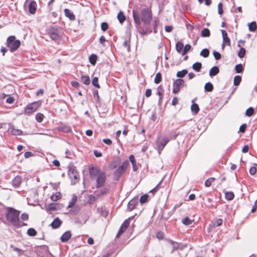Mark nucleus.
I'll return each mask as SVG.
<instances>
[{
	"label": "nucleus",
	"mask_w": 257,
	"mask_h": 257,
	"mask_svg": "<svg viewBox=\"0 0 257 257\" xmlns=\"http://www.w3.org/2000/svg\"><path fill=\"white\" fill-rule=\"evenodd\" d=\"M184 45L181 42H178L176 44V49L178 53H181L183 50Z\"/></svg>",
	"instance_id": "nucleus-21"
},
{
	"label": "nucleus",
	"mask_w": 257,
	"mask_h": 257,
	"mask_svg": "<svg viewBox=\"0 0 257 257\" xmlns=\"http://www.w3.org/2000/svg\"><path fill=\"white\" fill-rule=\"evenodd\" d=\"M241 78L240 76L237 75L234 77L233 80V84L235 86H238L240 83Z\"/></svg>",
	"instance_id": "nucleus-38"
},
{
	"label": "nucleus",
	"mask_w": 257,
	"mask_h": 257,
	"mask_svg": "<svg viewBox=\"0 0 257 257\" xmlns=\"http://www.w3.org/2000/svg\"><path fill=\"white\" fill-rule=\"evenodd\" d=\"M219 72V68L217 66L213 67L209 71V75L210 76H215Z\"/></svg>",
	"instance_id": "nucleus-18"
},
{
	"label": "nucleus",
	"mask_w": 257,
	"mask_h": 257,
	"mask_svg": "<svg viewBox=\"0 0 257 257\" xmlns=\"http://www.w3.org/2000/svg\"><path fill=\"white\" fill-rule=\"evenodd\" d=\"M193 222V220L190 219L188 217H186L182 219V222L184 224L188 225L191 224Z\"/></svg>",
	"instance_id": "nucleus-40"
},
{
	"label": "nucleus",
	"mask_w": 257,
	"mask_h": 257,
	"mask_svg": "<svg viewBox=\"0 0 257 257\" xmlns=\"http://www.w3.org/2000/svg\"><path fill=\"white\" fill-rule=\"evenodd\" d=\"M234 197V195L232 192H226L225 193V198L227 200H232Z\"/></svg>",
	"instance_id": "nucleus-26"
},
{
	"label": "nucleus",
	"mask_w": 257,
	"mask_h": 257,
	"mask_svg": "<svg viewBox=\"0 0 257 257\" xmlns=\"http://www.w3.org/2000/svg\"><path fill=\"white\" fill-rule=\"evenodd\" d=\"M218 13L220 15L223 13V5L221 3H219L218 5Z\"/></svg>",
	"instance_id": "nucleus-50"
},
{
	"label": "nucleus",
	"mask_w": 257,
	"mask_h": 257,
	"mask_svg": "<svg viewBox=\"0 0 257 257\" xmlns=\"http://www.w3.org/2000/svg\"><path fill=\"white\" fill-rule=\"evenodd\" d=\"M62 195L60 192H57L51 197V199L53 201H57L61 198Z\"/></svg>",
	"instance_id": "nucleus-20"
},
{
	"label": "nucleus",
	"mask_w": 257,
	"mask_h": 257,
	"mask_svg": "<svg viewBox=\"0 0 257 257\" xmlns=\"http://www.w3.org/2000/svg\"><path fill=\"white\" fill-rule=\"evenodd\" d=\"M108 28V25L106 22H103L101 24V29L103 31H106Z\"/></svg>",
	"instance_id": "nucleus-51"
},
{
	"label": "nucleus",
	"mask_w": 257,
	"mask_h": 257,
	"mask_svg": "<svg viewBox=\"0 0 257 257\" xmlns=\"http://www.w3.org/2000/svg\"><path fill=\"white\" fill-rule=\"evenodd\" d=\"M65 15L71 21H74L75 19L74 14L68 9H65L64 10Z\"/></svg>",
	"instance_id": "nucleus-15"
},
{
	"label": "nucleus",
	"mask_w": 257,
	"mask_h": 257,
	"mask_svg": "<svg viewBox=\"0 0 257 257\" xmlns=\"http://www.w3.org/2000/svg\"><path fill=\"white\" fill-rule=\"evenodd\" d=\"M256 172V168L255 167H252L249 169V173L251 175H254Z\"/></svg>",
	"instance_id": "nucleus-54"
},
{
	"label": "nucleus",
	"mask_w": 257,
	"mask_h": 257,
	"mask_svg": "<svg viewBox=\"0 0 257 257\" xmlns=\"http://www.w3.org/2000/svg\"><path fill=\"white\" fill-rule=\"evenodd\" d=\"M89 171L91 179H96V187L99 188L103 186L106 179L105 172L97 167L90 168Z\"/></svg>",
	"instance_id": "nucleus-2"
},
{
	"label": "nucleus",
	"mask_w": 257,
	"mask_h": 257,
	"mask_svg": "<svg viewBox=\"0 0 257 257\" xmlns=\"http://www.w3.org/2000/svg\"><path fill=\"white\" fill-rule=\"evenodd\" d=\"M77 196L76 195H74L72 197L71 201L69 202L68 207V208L72 207L76 203V202L77 201Z\"/></svg>",
	"instance_id": "nucleus-30"
},
{
	"label": "nucleus",
	"mask_w": 257,
	"mask_h": 257,
	"mask_svg": "<svg viewBox=\"0 0 257 257\" xmlns=\"http://www.w3.org/2000/svg\"><path fill=\"white\" fill-rule=\"evenodd\" d=\"M213 54L215 59L219 60L221 58V56L219 52L217 51H213Z\"/></svg>",
	"instance_id": "nucleus-52"
},
{
	"label": "nucleus",
	"mask_w": 257,
	"mask_h": 257,
	"mask_svg": "<svg viewBox=\"0 0 257 257\" xmlns=\"http://www.w3.org/2000/svg\"><path fill=\"white\" fill-rule=\"evenodd\" d=\"M185 82L182 79H177L173 83V92L177 93L180 90V87L184 86Z\"/></svg>",
	"instance_id": "nucleus-9"
},
{
	"label": "nucleus",
	"mask_w": 257,
	"mask_h": 257,
	"mask_svg": "<svg viewBox=\"0 0 257 257\" xmlns=\"http://www.w3.org/2000/svg\"><path fill=\"white\" fill-rule=\"evenodd\" d=\"M235 69L236 73H241L243 71V67L241 64H237L235 67Z\"/></svg>",
	"instance_id": "nucleus-49"
},
{
	"label": "nucleus",
	"mask_w": 257,
	"mask_h": 257,
	"mask_svg": "<svg viewBox=\"0 0 257 257\" xmlns=\"http://www.w3.org/2000/svg\"><path fill=\"white\" fill-rule=\"evenodd\" d=\"M133 16L137 25L139 33L142 35H146L152 32L157 33L158 21H154L152 26L151 23L153 19L151 7H144L143 5L135 7L133 10Z\"/></svg>",
	"instance_id": "nucleus-1"
},
{
	"label": "nucleus",
	"mask_w": 257,
	"mask_h": 257,
	"mask_svg": "<svg viewBox=\"0 0 257 257\" xmlns=\"http://www.w3.org/2000/svg\"><path fill=\"white\" fill-rule=\"evenodd\" d=\"M200 55L205 58L207 57L209 55V50L207 49H203L201 51Z\"/></svg>",
	"instance_id": "nucleus-45"
},
{
	"label": "nucleus",
	"mask_w": 257,
	"mask_h": 257,
	"mask_svg": "<svg viewBox=\"0 0 257 257\" xmlns=\"http://www.w3.org/2000/svg\"><path fill=\"white\" fill-rule=\"evenodd\" d=\"M210 35V31L209 29L205 28L202 30L201 36L204 37H209Z\"/></svg>",
	"instance_id": "nucleus-35"
},
{
	"label": "nucleus",
	"mask_w": 257,
	"mask_h": 257,
	"mask_svg": "<svg viewBox=\"0 0 257 257\" xmlns=\"http://www.w3.org/2000/svg\"><path fill=\"white\" fill-rule=\"evenodd\" d=\"M169 142V140L167 138H164L162 139H158L156 146L159 154H161V151Z\"/></svg>",
	"instance_id": "nucleus-8"
},
{
	"label": "nucleus",
	"mask_w": 257,
	"mask_h": 257,
	"mask_svg": "<svg viewBox=\"0 0 257 257\" xmlns=\"http://www.w3.org/2000/svg\"><path fill=\"white\" fill-rule=\"evenodd\" d=\"M156 237L159 239H162L164 237V234L162 232H158L156 234Z\"/></svg>",
	"instance_id": "nucleus-56"
},
{
	"label": "nucleus",
	"mask_w": 257,
	"mask_h": 257,
	"mask_svg": "<svg viewBox=\"0 0 257 257\" xmlns=\"http://www.w3.org/2000/svg\"><path fill=\"white\" fill-rule=\"evenodd\" d=\"M117 19L120 23H122L125 20V16L122 12L120 11L117 15Z\"/></svg>",
	"instance_id": "nucleus-23"
},
{
	"label": "nucleus",
	"mask_w": 257,
	"mask_h": 257,
	"mask_svg": "<svg viewBox=\"0 0 257 257\" xmlns=\"http://www.w3.org/2000/svg\"><path fill=\"white\" fill-rule=\"evenodd\" d=\"M138 204V200L137 198H133L130 200L127 205V209L130 211L135 209Z\"/></svg>",
	"instance_id": "nucleus-11"
},
{
	"label": "nucleus",
	"mask_w": 257,
	"mask_h": 257,
	"mask_svg": "<svg viewBox=\"0 0 257 257\" xmlns=\"http://www.w3.org/2000/svg\"><path fill=\"white\" fill-rule=\"evenodd\" d=\"M21 45V42L17 40L14 36L9 37L7 40V46L9 48L11 52H13L17 50Z\"/></svg>",
	"instance_id": "nucleus-4"
},
{
	"label": "nucleus",
	"mask_w": 257,
	"mask_h": 257,
	"mask_svg": "<svg viewBox=\"0 0 257 257\" xmlns=\"http://www.w3.org/2000/svg\"><path fill=\"white\" fill-rule=\"evenodd\" d=\"M62 223V221L58 217H56L54 219L50 225L52 228L56 229L61 225Z\"/></svg>",
	"instance_id": "nucleus-13"
},
{
	"label": "nucleus",
	"mask_w": 257,
	"mask_h": 257,
	"mask_svg": "<svg viewBox=\"0 0 257 257\" xmlns=\"http://www.w3.org/2000/svg\"><path fill=\"white\" fill-rule=\"evenodd\" d=\"M116 162L113 161V162H111V163L109 164V165L108 166V168L110 170H113V169H115L116 168Z\"/></svg>",
	"instance_id": "nucleus-55"
},
{
	"label": "nucleus",
	"mask_w": 257,
	"mask_h": 257,
	"mask_svg": "<svg viewBox=\"0 0 257 257\" xmlns=\"http://www.w3.org/2000/svg\"><path fill=\"white\" fill-rule=\"evenodd\" d=\"M162 81V75L161 73L158 72L156 74L154 82L156 84L159 83Z\"/></svg>",
	"instance_id": "nucleus-33"
},
{
	"label": "nucleus",
	"mask_w": 257,
	"mask_h": 257,
	"mask_svg": "<svg viewBox=\"0 0 257 257\" xmlns=\"http://www.w3.org/2000/svg\"><path fill=\"white\" fill-rule=\"evenodd\" d=\"M44 117V115L43 114L41 113H37L36 114V119L39 122H41L43 121Z\"/></svg>",
	"instance_id": "nucleus-37"
},
{
	"label": "nucleus",
	"mask_w": 257,
	"mask_h": 257,
	"mask_svg": "<svg viewBox=\"0 0 257 257\" xmlns=\"http://www.w3.org/2000/svg\"><path fill=\"white\" fill-rule=\"evenodd\" d=\"M56 209V206L54 204H50L48 206L49 210H55Z\"/></svg>",
	"instance_id": "nucleus-61"
},
{
	"label": "nucleus",
	"mask_w": 257,
	"mask_h": 257,
	"mask_svg": "<svg viewBox=\"0 0 257 257\" xmlns=\"http://www.w3.org/2000/svg\"><path fill=\"white\" fill-rule=\"evenodd\" d=\"M191 110L195 113H197L199 110V108L197 104L194 103L191 105Z\"/></svg>",
	"instance_id": "nucleus-39"
},
{
	"label": "nucleus",
	"mask_w": 257,
	"mask_h": 257,
	"mask_svg": "<svg viewBox=\"0 0 257 257\" xmlns=\"http://www.w3.org/2000/svg\"><path fill=\"white\" fill-rule=\"evenodd\" d=\"M71 237V233L70 231H67L64 232L61 236L60 239L62 242L67 241Z\"/></svg>",
	"instance_id": "nucleus-14"
},
{
	"label": "nucleus",
	"mask_w": 257,
	"mask_h": 257,
	"mask_svg": "<svg viewBox=\"0 0 257 257\" xmlns=\"http://www.w3.org/2000/svg\"><path fill=\"white\" fill-rule=\"evenodd\" d=\"M202 67V64L200 62H196L192 65V68L196 72H199Z\"/></svg>",
	"instance_id": "nucleus-22"
},
{
	"label": "nucleus",
	"mask_w": 257,
	"mask_h": 257,
	"mask_svg": "<svg viewBox=\"0 0 257 257\" xmlns=\"http://www.w3.org/2000/svg\"><path fill=\"white\" fill-rule=\"evenodd\" d=\"M27 233L29 236H34L37 234V232L35 229L30 228L28 229Z\"/></svg>",
	"instance_id": "nucleus-36"
},
{
	"label": "nucleus",
	"mask_w": 257,
	"mask_h": 257,
	"mask_svg": "<svg viewBox=\"0 0 257 257\" xmlns=\"http://www.w3.org/2000/svg\"><path fill=\"white\" fill-rule=\"evenodd\" d=\"M179 103L178 99L177 97H174L173 98L172 101V104L174 106L176 105Z\"/></svg>",
	"instance_id": "nucleus-57"
},
{
	"label": "nucleus",
	"mask_w": 257,
	"mask_h": 257,
	"mask_svg": "<svg viewBox=\"0 0 257 257\" xmlns=\"http://www.w3.org/2000/svg\"><path fill=\"white\" fill-rule=\"evenodd\" d=\"M129 166V162L126 160L122 163L117 169L114 172V177L116 180H118L120 176H121L126 171L127 168Z\"/></svg>",
	"instance_id": "nucleus-6"
},
{
	"label": "nucleus",
	"mask_w": 257,
	"mask_h": 257,
	"mask_svg": "<svg viewBox=\"0 0 257 257\" xmlns=\"http://www.w3.org/2000/svg\"><path fill=\"white\" fill-rule=\"evenodd\" d=\"M21 218L23 221H26L29 219V215L27 213H24L21 215Z\"/></svg>",
	"instance_id": "nucleus-53"
},
{
	"label": "nucleus",
	"mask_w": 257,
	"mask_h": 257,
	"mask_svg": "<svg viewBox=\"0 0 257 257\" xmlns=\"http://www.w3.org/2000/svg\"><path fill=\"white\" fill-rule=\"evenodd\" d=\"M245 55V49L243 47L240 48V49L239 51L238 54L239 57L242 58L244 57Z\"/></svg>",
	"instance_id": "nucleus-47"
},
{
	"label": "nucleus",
	"mask_w": 257,
	"mask_h": 257,
	"mask_svg": "<svg viewBox=\"0 0 257 257\" xmlns=\"http://www.w3.org/2000/svg\"><path fill=\"white\" fill-rule=\"evenodd\" d=\"M8 96V97L6 99V102L9 104H13L15 101V98L14 97L10 96L9 95H7L4 94L3 98H4L6 96Z\"/></svg>",
	"instance_id": "nucleus-25"
},
{
	"label": "nucleus",
	"mask_w": 257,
	"mask_h": 257,
	"mask_svg": "<svg viewBox=\"0 0 257 257\" xmlns=\"http://www.w3.org/2000/svg\"><path fill=\"white\" fill-rule=\"evenodd\" d=\"M254 113V109L253 107H250L246 109L245 111V114L247 116H251Z\"/></svg>",
	"instance_id": "nucleus-41"
},
{
	"label": "nucleus",
	"mask_w": 257,
	"mask_h": 257,
	"mask_svg": "<svg viewBox=\"0 0 257 257\" xmlns=\"http://www.w3.org/2000/svg\"><path fill=\"white\" fill-rule=\"evenodd\" d=\"M33 156V154L32 152H26L25 154H24V157L26 158H28L29 157H32Z\"/></svg>",
	"instance_id": "nucleus-60"
},
{
	"label": "nucleus",
	"mask_w": 257,
	"mask_h": 257,
	"mask_svg": "<svg viewBox=\"0 0 257 257\" xmlns=\"http://www.w3.org/2000/svg\"><path fill=\"white\" fill-rule=\"evenodd\" d=\"M204 89L207 92H211L213 89V86L211 83L207 82L204 86Z\"/></svg>",
	"instance_id": "nucleus-28"
},
{
	"label": "nucleus",
	"mask_w": 257,
	"mask_h": 257,
	"mask_svg": "<svg viewBox=\"0 0 257 257\" xmlns=\"http://www.w3.org/2000/svg\"><path fill=\"white\" fill-rule=\"evenodd\" d=\"M58 130L65 133H69L71 131V128L68 126H63L59 127Z\"/></svg>",
	"instance_id": "nucleus-42"
},
{
	"label": "nucleus",
	"mask_w": 257,
	"mask_h": 257,
	"mask_svg": "<svg viewBox=\"0 0 257 257\" xmlns=\"http://www.w3.org/2000/svg\"><path fill=\"white\" fill-rule=\"evenodd\" d=\"M191 48V46L189 44H187L185 46V47H184V48H183V50L182 51V55H185L187 52L188 51H189Z\"/></svg>",
	"instance_id": "nucleus-44"
},
{
	"label": "nucleus",
	"mask_w": 257,
	"mask_h": 257,
	"mask_svg": "<svg viewBox=\"0 0 257 257\" xmlns=\"http://www.w3.org/2000/svg\"><path fill=\"white\" fill-rule=\"evenodd\" d=\"M225 46H230V41L228 37L223 38L222 48L223 49Z\"/></svg>",
	"instance_id": "nucleus-31"
},
{
	"label": "nucleus",
	"mask_w": 257,
	"mask_h": 257,
	"mask_svg": "<svg viewBox=\"0 0 257 257\" xmlns=\"http://www.w3.org/2000/svg\"><path fill=\"white\" fill-rule=\"evenodd\" d=\"M215 180V179L214 178H213V177L209 178V179H208L207 180H206V181L205 182L204 185L206 187H209L211 185L212 183Z\"/></svg>",
	"instance_id": "nucleus-32"
},
{
	"label": "nucleus",
	"mask_w": 257,
	"mask_h": 257,
	"mask_svg": "<svg viewBox=\"0 0 257 257\" xmlns=\"http://www.w3.org/2000/svg\"><path fill=\"white\" fill-rule=\"evenodd\" d=\"M152 94V90L151 89H147L145 92V95L146 97H149Z\"/></svg>",
	"instance_id": "nucleus-62"
},
{
	"label": "nucleus",
	"mask_w": 257,
	"mask_h": 257,
	"mask_svg": "<svg viewBox=\"0 0 257 257\" xmlns=\"http://www.w3.org/2000/svg\"><path fill=\"white\" fill-rule=\"evenodd\" d=\"M129 159L133 165V169L134 171H136L138 170V167L136 163L135 158L133 155H131L129 157Z\"/></svg>",
	"instance_id": "nucleus-17"
},
{
	"label": "nucleus",
	"mask_w": 257,
	"mask_h": 257,
	"mask_svg": "<svg viewBox=\"0 0 257 257\" xmlns=\"http://www.w3.org/2000/svg\"><path fill=\"white\" fill-rule=\"evenodd\" d=\"M41 105V101H37L28 104L25 108L24 113L30 115L35 112Z\"/></svg>",
	"instance_id": "nucleus-5"
},
{
	"label": "nucleus",
	"mask_w": 257,
	"mask_h": 257,
	"mask_svg": "<svg viewBox=\"0 0 257 257\" xmlns=\"http://www.w3.org/2000/svg\"><path fill=\"white\" fill-rule=\"evenodd\" d=\"M222 223H223V220L221 218L217 219L216 220V223L217 226H219L221 225Z\"/></svg>",
	"instance_id": "nucleus-63"
},
{
	"label": "nucleus",
	"mask_w": 257,
	"mask_h": 257,
	"mask_svg": "<svg viewBox=\"0 0 257 257\" xmlns=\"http://www.w3.org/2000/svg\"><path fill=\"white\" fill-rule=\"evenodd\" d=\"M81 81L83 84L85 85H89L90 83V78L87 75L82 76L81 77Z\"/></svg>",
	"instance_id": "nucleus-19"
},
{
	"label": "nucleus",
	"mask_w": 257,
	"mask_h": 257,
	"mask_svg": "<svg viewBox=\"0 0 257 257\" xmlns=\"http://www.w3.org/2000/svg\"><path fill=\"white\" fill-rule=\"evenodd\" d=\"M148 195L147 194H145L142 196L140 199V202L142 204H144L148 201Z\"/></svg>",
	"instance_id": "nucleus-46"
},
{
	"label": "nucleus",
	"mask_w": 257,
	"mask_h": 257,
	"mask_svg": "<svg viewBox=\"0 0 257 257\" xmlns=\"http://www.w3.org/2000/svg\"><path fill=\"white\" fill-rule=\"evenodd\" d=\"M92 83L93 85L97 87V88H100V86L98 83V78L97 77H95L92 79Z\"/></svg>",
	"instance_id": "nucleus-43"
},
{
	"label": "nucleus",
	"mask_w": 257,
	"mask_h": 257,
	"mask_svg": "<svg viewBox=\"0 0 257 257\" xmlns=\"http://www.w3.org/2000/svg\"><path fill=\"white\" fill-rule=\"evenodd\" d=\"M47 32L48 35L53 40L57 41L61 39L58 29L54 27H50Z\"/></svg>",
	"instance_id": "nucleus-7"
},
{
	"label": "nucleus",
	"mask_w": 257,
	"mask_h": 257,
	"mask_svg": "<svg viewBox=\"0 0 257 257\" xmlns=\"http://www.w3.org/2000/svg\"><path fill=\"white\" fill-rule=\"evenodd\" d=\"M20 211L13 208L10 207L7 209L6 218L14 226L20 227L27 225L26 223H22L19 218Z\"/></svg>",
	"instance_id": "nucleus-3"
},
{
	"label": "nucleus",
	"mask_w": 257,
	"mask_h": 257,
	"mask_svg": "<svg viewBox=\"0 0 257 257\" xmlns=\"http://www.w3.org/2000/svg\"><path fill=\"white\" fill-rule=\"evenodd\" d=\"M21 183V178L19 176L16 177L13 181V183L15 186H19Z\"/></svg>",
	"instance_id": "nucleus-34"
},
{
	"label": "nucleus",
	"mask_w": 257,
	"mask_h": 257,
	"mask_svg": "<svg viewBox=\"0 0 257 257\" xmlns=\"http://www.w3.org/2000/svg\"><path fill=\"white\" fill-rule=\"evenodd\" d=\"M256 209H257V200L255 201L254 204L251 209V212L252 213L255 212L256 210Z\"/></svg>",
	"instance_id": "nucleus-64"
},
{
	"label": "nucleus",
	"mask_w": 257,
	"mask_h": 257,
	"mask_svg": "<svg viewBox=\"0 0 257 257\" xmlns=\"http://www.w3.org/2000/svg\"><path fill=\"white\" fill-rule=\"evenodd\" d=\"M29 12L31 14H35L37 10V3L35 1L31 2L29 5Z\"/></svg>",
	"instance_id": "nucleus-12"
},
{
	"label": "nucleus",
	"mask_w": 257,
	"mask_h": 257,
	"mask_svg": "<svg viewBox=\"0 0 257 257\" xmlns=\"http://www.w3.org/2000/svg\"><path fill=\"white\" fill-rule=\"evenodd\" d=\"M246 127V124L245 123L242 124L239 127V131L241 133H244Z\"/></svg>",
	"instance_id": "nucleus-58"
},
{
	"label": "nucleus",
	"mask_w": 257,
	"mask_h": 257,
	"mask_svg": "<svg viewBox=\"0 0 257 257\" xmlns=\"http://www.w3.org/2000/svg\"><path fill=\"white\" fill-rule=\"evenodd\" d=\"M188 73V71L186 69H183L182 71H178L176 76L179 78L184 77Z\"/></svg>",
	"instance_id": "nucleus-27"
},
{
	"label": "nucleus",
	"mask_w": 257,
	"mask_h": 257,
	"mask_svg": "<svg viewBox=\"0 0 257 257\" xmlns=\"http://www.w3.org/2000/svg\"><path fill=\"white\" fill-rule=\"evenodd\" d=\"M130 225V221L128 219L124 220L123 223L121 224L117 234L116 235V238L119 237V236L126 230Z\"/></svg>",
	"instance_id": "nucleus-10"
},
{
	"label": "nucleus",
	"mask_w": 257,
	"mask_h": 257,
	"mask_svg": "<svg viewBox=\"0 0 257 257\" xmlns=\"http://www.w3.org/2000/svg\"><path fill=\"white\" fill-rule=\"evenodd\" d=\"M11 132H12V133L14 135H16V136H20V135H22L23 134V132L21 130H18V129L13 128Z\"/></svg>",
	"instance_id": "nucleus-48"
},
{
	"label": "nucleus",
	"mask_w": 257,
	"mask_h": 257,
	"mask_svg": "<svg viewBox=\"0 0 257 257\" xmlns=\"http://www.w3.org/2000/svg\"><path fill=\"white\" fill-rule=\"evenodd\" d=\"M168 242L169 243L170 247L171 248L172 251L177 249L179 247V244L177 242L173 241L172 240H169Z\"/></svg>",
	"instance_id": "nucleus-16"
},
{
	"label": "nucleus",
	"mask_w": 257,
	"mask_h": 257,
	"mask_svg": "<svg viewBox=\"0 0 257 257\" xmlns=\"http://www.w3.org/2000/svg\"><path fill=\"white\" fill-rule=\"evenodd\" d=\"M103 142L108 145H111L112 144V141L109 139H104L103 140Z\"/></svg>",
	"instance_id": "nucleus-59"
},
{
	"label": "nucleus",
	"mask_w": 257,
	"mask_h": 257,
	"mask_svg": "<svg viewBox=\"0 0 257 257\" xmlns=\"http://www.w3.org/2000/svg\"><path fill=\"white\" fill-rule=\"evenodd\" d=\"M257 26L255 22H252L248 24V29L250 31L254 32Z\"/></svg>",
	"instance_id": "nucleus-29"
},
{
	"label": "nucleus",
	"mask_w": 257,
	"mask_h": 257,
	"mask_svg": "<svg viewBox=\"0 0 257 257\" xmlns=\"http://www.w3.org/2000/svg\"><path fill=\"white\" fill-rule=\"evenodd\" d=\"M97 59V56L95 54H92L90 56L89 58V60L90 63L93 65H95L96 62V60Z\"/></svg>",
	"instance_id": "nucleus-24"
}]
</instances>
